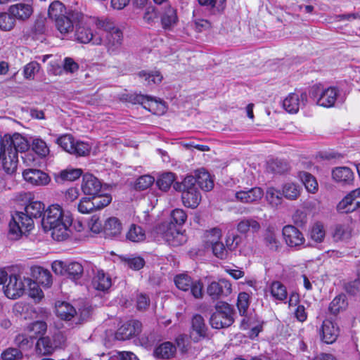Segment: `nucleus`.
<instances>
[{"label":"nucleus","instance_id":"3c124183","mask_svg":"<svg viewBox=\"0 0 360 360\" xmlns=\"http://www.w3.org/2000/svg\"><path fill=\"white\" fill-rule=\"evenodd\" d=\"M32 149L39 156L45 157L49 153V148L46 142L41 139H34L32 141Z\"/></svg>","mask_w":360,"mask_h":360},{"label":"nucleus","instance_id":"774afa93","mask_svg":"<svg viewBox=\"0 0 360 360\" xmlns=\"http://www.w3.org/2000/svg\"><path fill=\"white\" fill-rule=\"evenodd\" d=\"M47 326L44 321H36L32 323L30 326V332L35 335H44L46 331Z\"/></svg>","mask_w":360,"mask_h":360},{"label":"nucleus","instance_id":"aec40b11","mask_svg":"<svg viewBox=\"0 0 360 360\" xmlns=\"http://www.w3.org/2000/svg\"><path fill=\"white\" fill-rule=\"evenodd\" d=\"M81 188L85 195L98 196L97 194L101 188V183L92 174H86L83 176Z\"/></svg>","mask_w":360,"mask_h":360},{"label":"nucleus","instance_id":"a211bd4d","mask_svg":"<svg viewBox=\"0 0 360 360\" xmlns=\"http://www.w3.org/2000/svg\"><path fill=\"white\" fill-rule=\"evenodd\" d=\"M22 176L26 181L38 186H46L49 184L51 180L46 173L36 169H25Z\"/></svg>","mask_w":360,"mask_h":360},{"label":"nucleus","instance_id":"338daca9","mask_svg":"<svg viewBox=\"0 0 360 360\" xmlns=\"http://www.w3.org/2000/svg\"><path fill=\"white\" fill-rule=\"evenodd\" d=\"M237 305L240 313H245L249 307V295L243 292L239 293Z\"/></svg>","mask_w":360,"mask_h":360},{"label":"nucleus","instance_id":"a878e982","mask_svg":"<svg viewBox=\"0 0 360 360\" xmlns=\"http://www.w3.org/2000/svg\"><path fill=\"white\" fill-rule=\"evenodd\" d=\"M263 241L265 246L272 251H277L281 248V242L278 240L275 229L269 226L263 235Z\"/></svg>","mask_w":360,"mask_h":360},{"label":"nucleus","instance_id":"b1692460","mask_svg":"<svg viewBox=\"0 0 360 360\" xmlns=\"http://www.w3.org/2000/svg\"><path fill=\"white\" fill-rule=\"evenodd\" d=\"M333 179L341 184H350L354 180V174L347 167H339L333 170Z\"/></svg>","mask_w":360,"mask_h":360},{"label":"nucleus","instance_id":"6e6d98bb","mask_svg":"<svg viewBox=\"0 0 360 360\" xmlns=\"http://www.w3.org/2000/svg\"><path fill=\"white\" fill-rule=\"evenodd\" d=\"M351 193L345 197L338 205V210L342 212H349L356 208L354 207V202L352 200Z\"/></svg>","mask_w":360,"mask_h":360},{"label":"nucleus","instance_id":"bb28decb","mask_svg":"<svg viewBox=\"0 0 360 360\" xmlns=\"http://www.w3.org/2000/svg\"><path fill=\"white\" fill-rule=\"evenodd\" d=\"M176 347L170 342H165L156 347L154 350L155 357L162 359H169L176 353Z\"/></svg>","mask_w":360,"mask_h":360},{"label":"nucleus","instance_id":"412c9836","mask_svg":"<svg viewBox=\"0 0 360 360\" xmlns=\"http://www.w3.org/2000/svg\"><path fill=\"white\" fill-rule=\"evenodd\" d=\"M8 12L14 19L25 21L30 18L33 13V8L30 4L19 3L11 5Z\"/></svg>","mask_w":360,"mask_h":360},{"label":"nucleus","instance_id":"e433bc0d","mask_svg":"<svg viewBox=\"0 0 360 360\" xmlns=\"http://www.w3.org/2000/svg\"><path fill=\"white\" fill-rule=\"evenodd\" d=\"M347 302L345 295H339L336 296L329 305V311L331 314L336 315L342 311L346 309Z\"/></svg>","mask_w":360,"mask_h":360},{"label":"nucleus","instance_id":"37998d69","mask_svg":"<svg viewBox=\"0 0 360 360\" xmlns=\"http://www.w3.org/2000/svg\"><path fill=\"white\" fill-rule=\"evenodd\" d=\"M38 282L44 287H50L52 284V276L50 271L42 267H37L35 270Z\"/></svg>","mask_w":360,"mask_h":360},{"label":"nucleus","instance_id":"9d476101","mask_svg":"<svg viewBox=\"0 0 360 360\" xmlns=\"http://www.w3.org/2000/svg\"><path fill=\"white\" fill-rule=\"evenodd\" d=\"M231 292V284L226 279L213 281L207 288L208 295L214 300L227 297Z\"/></svg>","mask_w":360,"mask_h":360},{"label":"nucleus","instance_id":"680f3d73","mask_svg":"<svg viewBox=\"0 0 360 360\" xmlns=\"http://www.w3.org/2000/svg\"><path fill=\"white\" fill-rule=\"evenodd\" d=\"M40 69L39 64L36 61H32L24 67L23 73L26 79H33L35 73Z\"/></svg>","mask_w":360,"mask_h":360},{"label":"nucleus","instance_id":"4468645a","mask_svg":"<svg viewBox=\"0 0 360 360\" xmlns=\"http://www.w3.org/2000/svg\"><path fill=\"white\" fill-rule=\"evenodd\" d=\"M142 324L137 320L129 321L122 325L115 333V338L124 340L134 335H139L141 331Z\"/></svg>","mask_w":360,"mask_h":360},{"label":"nucleus","instance_id":"423d86ee","mask_svg":"<svg viewBox=\"0 0 360 360\" xmlns=\"http://www.w3.org/2000/svg\"><path fill=\"white\" fill-rule=\"evenodd\" d=\"M112 200L110 195L84 197L77 204V210L82 214H90L108 205Z\"/></svg>","mask_w":360,"mask_h":360},{"label":"nucleus","instance_id":"c756f323","mask_svg":"<svg viewBox=\"0 0 360 360\" xmlns=\"http://www.w3.org/2000/svg\"><path fill=\"white\" fill-rule=\"evenodd\" d=\"M135 103H139L143 106L144 108L150 111L154 110L155 106L160 105L161 110H165V105L162 103H158L156 99L151 96H144L142 94L136 95L134 98Z\"/></svg>","mask_w":360,"mask_h":360},{"label":"nucleus","instance_id":"6ab92c4d","mask_svg":"<svg viewBox=\"0 0 360 360\" xmlns=\"http://www.w3.org/2000/svg\"><path fill=\"white\" fill-rule=\"evenodd\" d=\"M264 195L262 189L254 187L248 190H241L235 193L237 201L242 203H254L260 200Z\"/></svg>","mask_w":360,"mask_h":360},{"label":"nucleus","instance_id":"e2e57ef3","mask_svg":"<svg viewBox=\"0 0 360 360\" xmlns=\"http://www.w3.org/2000/svg\"><path fill=\"white\" fill-rule=\"evenodd\" d=\"M172 222L178 225H183L186 219L187 215L182 209H175L171 213Z\"/></svg>","mask_w":360,"mask_h":360},{"label":"nucleus","instance_id":"13d9d810","mask_svg":"<svg viewBox=\"0 0 360 360\" xmlns=\"http://www.w3.org/2000/svg\"><path fill=\"white\" fill-rule=\"evenodd\" d=\"M351 231L347 226L338 225L335 226L333 238L335 240H345L350 237Z\"/></svg>","mask_w":360,"mask_h":360},{"label":"nucleus","instance_id":"2eb2a0df","mask_svg":"<svg viewBox=\"0 0 360 360\" xmlns=\"http://www.w3.org/2000/svg\"><path fill=\"white\" fill-rule=\"evenodd\" d=\"M25 287V283L21 277L13 274L10 276L9 282L4 287V293L10 299H16L23 294Z\"/></svg>","mask_w":360,"mask_h":360},{"label":"nucleus","instance_id":"09e8293b","mask_svg":"<svg viewBox=\"0 0 360 360\" xmlns=\"http://www.w3.org/2000/svg\"><path fill=\"white\" fill-rule=\"evenodd\" d=\"M221 237V232L219 229L214 228L205 233V243L207 247L212 246L219 242Z\"/></svg>","mask_w":360,"mask_h":360},{"label":"nucleus","instance_id":"4c0bfd02","mask_svg":"<svg viewBox=\"0 0 360 360\" xmlns=\"http://www.w3.org/2000/svg\"><path fill=\"white\" fill-rule=\"evenodd\" d=\"M84 272V268L81 263L71 262L67 263L66 275L72 280L79 279Z\"/></svg>","mask_w":360,"mask_h":360},{"label":"nucleus","instance_id":"bf43d9fd","mask_svg":"<svg viewBox=\"0 0 360 360\" xmlns=\"http://www.w3.org/2000/svg\"><path fill=\"white\" fill-rule=\"evenodd\" d=\"M268 169L274 173L281 174L288 169L286 162L280 160H275L268 163Z\"/></svg>","mask_w":360,"mask_h":360},{"label":"nucleus","instance_id":"a19ab883","mask_svg":"<svg viewBox=\"0 0 360 360\" xmlns=\"http://www.w3.org/2000/svg\"><path fill=\"white\" fill-rule=\"evenodd\" d=\"M282 193L288 200H294L300 195V187L294 183H286L283 187Z\"/></svg>","mask_w":360,"mask_h":360},{"label":"nucleus","instance_id":"a18cd8bd","mask_svg":"<svg viewBox=\"0 0 360 360\" xmlns=\"http://www.w3.org/2000/svg\"><path fill=\"white\" fill-rule=\"evenodd\" d=\"M192 282L191 278L186 274L176 275L174 278L176 286L182 291H188L191 287Z\"/></svg>","mask_w":360,"mask_h":360},{"label":"nucleus","instance_id":"ea45409f","mask_svg":"<svg viewBox=\"0 0 360 360\" xmlns=\"http://www.w3.org/2000/svg\"><path fill=\"white\" fill-rule=\"evenodd\" d=\"M162 25L165 29H170L173 27L177 22V16L176 13V11L171 8L168 7L162 17Z\"/></svg>","mask_w":360,"mask_h":360},{"label":"nucleus","instance_id":"0e129e2a","mask_svg":"<svg viewBox=\"0 0 360 360\" xmlns=\"http://www.w3.org/2000/svg\"><path fill=\"white\" fill-rule=\"evenodd\" d=\"M124 263L131 269L139 270L143 267L145 261L140 257L124 259Z\"/></svg>","mask_w":360,"mask_h":360},{"label":"nucleus","instance_id":"49530a36","mask_svg":"<svg viewBox=\"0 0 360 360\" xmlns=\"http://www.w3.org/2000/svg\"><path fill=\"white\" fill-rule=\"evenodd\" d=\"M25 281L27 285H30L29 296L34 299L35 302H39L44 297L42 290L36 283L32 282L30 279H25Z\"/></svg>","mask_w":360,"mask_h":360},{"label":"nucleus","instance_id":"7ed1b4c3","mask_svg":"<svg viewBox=\"0 0 360 360\" xmlns=\"http://www.w3.org/2000/svg\"><path fill=\"white\" fill-rule=\"evenodd\" d=\"M98 29L103 30L105 33V39H103V44L107 49L109 53H117L122 44L123 35L122 31L115 27L110 20L97 19L95 22Z\"/></svg>","mask_w":360,"mask_h":360},{"label":"nucleus","instance_id":"20e7f679","mask_svg":"<svg viewBox=\"0 0 360 360\" xmlns=\"http://www.w3.org/2000/svg\"><path fill=\"white\" fill-rule=\"evenodd\" d=\"M173 187L176 191H181L183 204L194 209L201 201V195L195 186V179L193 176H187L182 182H175Z\"/></svg>","mask_w":360,"mask_h":360},{"label":"nucleus","instance_id":"72a5a7b5","mask_svg":"<svg viewBox=\"0 0 360 360\" xmlns=\"http://www.w3.org/2000/svg\"><path fill=\"white\" fill-rule=\"evenodd\" d=\"M338 91L335 88L330 87L324 90L319 100L320 105L324 107L333 106L337 99Z\"/></svg>","mask_w":360,"mask_h":360},{"label":"nucleus","instance_id":"0eeeda50","mask_svg":"<svg viewBox=\"0 0 360 360\" xmlns=\"http://www.w3.org/2000/svg\"><path fill=\"white\" fill-rule=\"evenodd\" d=\"M83 19L76 24L75 39L81 44L91 43L93 45L99 46L103 44V37L100 33H94L86 25L83 24Z\"/></svg>","mask_w":360,"mask_h":360},{"label":"nucleus","instance_id":"c85d7f7f","mask_svg":"<svg viewBox=\"0 0 360 360\" xmlns=\"http://www.w3.org/2000/svg\"><path fill=\"white\" fill-rule=\"evenodd\" d=\"M93 285L95 289L105 291L109 289L112 285L111 278L103 271H98L93 279Z\"/></svg>","mask_w":360,"mask_h":360},{"label":"nucleus","instance_id":"39448f33","mask_svg":"<svg viewBox=\"0 0 360 360\" xmlns=\"http://www.w3.org/2000/svg\"><path fill=\"white\" fill-rule=\"evenodd\" d=\"M232 309L230 304L219 302L215 306V311L210 318V323L213 328L221 329L230 326L233 322Z\"/></svg>","mask_w":360,"mask_h":360},{"label":"nucleus","instance_id":"7c9ffc66","mask_svg":"<svg viewBox=\"0 0 360 360\" xmlns=\"http://www.w3.org/2000/svg\"><path fill=\"white\" fill-rule=\"evenodd\" d=\"M137 75L145 82L146 85L149 86L159 84L162 79V76L157 70H141Z\"/></svg>","mask_w":360,"mask_h":360},{"label":"nucleus","instance_id":"6e6552de","mask_svg":"<svg viewBox=\"0 0 360 360\" xmlns=\"http://www.w3.org/2000/svg\"><path fill=\"white\" fill-rule=\"evenodd\" d=\"M4 148L15 150L16 153L24 152L29 148L27 141L19 134H15L13 136L5 135L0 139V153Z\"/></svg>","mask_w":360,"mask_h":360},{"label":"nucleus","instance_id":"5fc2aeb1","mask_svg":"<svg viewBox=\"0 0 360 360\" xmlns=\"http://www.w3.org/2000/svg\"><path fill=\"white\" fill-rule=\"evenodd\" d=\"M15 22V20L10 14V13H0V28L2 30H11L14 27Z\"/></svg>","mask_w":360,"mask_h":360},{"label":"nucleus","instance_id":"1a4fd4ad","mask_svg":"<svg viewBox=\"0 0 360 360\" xmlns=\"http://www.w3.org/2000/svg\"><path fill=\"white\" fill-rule=\"evenodd\" d=\"M339 333L338 326L330 319H325L318 330L320 340L326 344L335 342L339 336Z\"/></svg>","mask_w":360,"mask_h":360},{"label":"nucleus","instance_id":"603ef678","mask_svg":"<svg viewBox=\"0 0 360 360\" xmlns=\"http://www.w3.org/2000/svg\"><path fill=\"white\" fill-rule=\"evenodd\" d=\"M75 143L74 138L70 134H65L60 136L56 140V143L58 144L64 150L71 153Z\"/></svg>","mask_w":360,"mask_h":360},{"label":"nucleus","instance_id":"f8f14e48","mask_svg":"<svg viewBox=\"0 0 360 360\" xmlns=\"http://www.w3.org/2000/svg\"><path fill=\"white\" fill-rule=\"evenodd\" d=\"M282 234L285 243L289 247H299L303 245L305 240L302 232L292 225L285 226L283 228Z\"/></svg>","mask_w":360,"mask_h":360},{"label":"nucleus","instance_id":"8fccbe9b","mask_svg":"<svg viewBox=\"0 0 360 360\" xmlns=\"http://www.w3.org/2000/svg\"><path fill=\"white\" fill-rule=\"evenodd\" d=\"M266 199L272 207H277L282 202L279 191L274 188H269L266 193Z\"/></svg>","mask_w":360,"mask_h":360},{"label":"nucleus","instance_id":"ddd939ff","mask_svg":"<svg viewBox=\"0 0 360 360\" xmlns=\"http://www.w3.org/2000/svg\"><path fill=\"white\" fill-rule=\"evenodd\" d=\"M0 160L4 170L8 174H13L18 167V157L16 151L11 148H4L0 153Z\"/></svg>","mask_w":360,"mask_h":360},{"label":"nucleus","instance_id":"58836bf2","mask_svg":"<svg viewBox=\"0 0 360 360\" xmlns=\"http://www.w3.org/2000/svg\"><path fill=\"white\" fill-rule=\"evenodd\" d=\"M299 176L304 185L306 189L309 192L314 193L318 190V183L314 176L306 172H300Z\"/></svg>","mask_w":360,"mask_h":360},{"label":"nucleus","instance_id":"473e14b6","mask_svg":"<svg viewBox=\"0 0 360 360\" xmlns=\"http://www.w3.org/2000/svg\"><path fill=\"white\" fill-rule=\"evenodd\" d=\"M67 13L65 6L59 1H53L49 6L48 11L49 17L55 20L56 22Z\"/></svg>","mask_w":360,"mask_h":360},{"label":"nucleus","instance_id":"864d4df0","mask_svg":"<svg viewBox=\"0 0 360 360\" xmlns=\"http://www.w3.org/2000/svg\"><path fill=\"white\" fill-rule=\"evenodd\" d=\"M23 357L22 352L17 349L9 347L1 354V360H21Z\"/></svg>","mask_w":360,"mask_h":360},{"label":"nucleus","instance_id":"4be33fe9","mask_svg":"<svg viewBox=\"0 0 360 360\" xmlns=\"http://www.w3.org/2000/svg\"><path fill=\"white\" fill-rule=\"evenodd\" d=\"M122 224L119 219L115 217L108 218L103 225V231L108 237H117L122 233Z\"/></svg>","mask_w":360,"mask_h":360},{"label":"nucleus","instance_id":"f704fd0d","mask_svg":"<svg viewBox=\"0 0 360 360\" xmlns=\"http://www.w3.org/2000/svg\"><path fill=\"white\" fill-rule=\"evenodd\" d=\"M269 292L276 300L284 301L288 297L286 288L280 281L272 282L269 285Z\"/></svg>","mask_w":360,"mask_h":360},{"label":"nucleus","instance_id":"cd10ccee","mask_svg":"<svg viewBox=\"0 0 360 360\" xmlns=\"http://www.w3.org/2000/svg\"><path fill=\"white\" fill-rule=\"evenodd\" d=\"M56 312L58 317L66 321L71 320L77 314L75 307L65 302L56 304Z\"/></svg>","mask_w":360,"mask_h":360},{"label":"nucleus","instance_id":"393cba45","mask_svg":"<svg viewBox=\"0 0 360 360\" xmlns=\"http://www.w3.org/2000/svg\"><path fill=\"white\" fill-rule=\"evenodd\" d=\"M195 184L205 191H211L214 188V181L210 174L205 169H198L195 172Z\"/></svg>","mask_w":360,"mask_h":360},{"label":"nucleus","instance_id":"4d7b16f0","mask_svg":"<svg viewBox=\"0 0 360 360\" xmlns=\"http://www.w3.org/2000/svg\"><path fill=\"white\" fill-rule=\"evenodd\" d=\"M90 152V147L89 144L82 141H75L73 148L70 154L77 156H85Z\"/></svg>","mask_w":360,"mask_h":360},{"label":"nucleus","instance_id":"f03ea898","mask_svg":"<svg viewBox=\"0 0 360 360\" xmlns=\"http://www.w3.org/2000/svg\"><path fill=\"white\" fill-rule=\"evenodd\" d=\"M44 205L40 201H32L25 207V212H17L12 215L9 223V235L11 239L18 240L27 235L34 228L33 219L40 217L44 212Z\"/></svg>","mask_w":360,"mask_h":360},{"label":"nucleus","instance_id":"f257e3e1","mask_svg":"<svg viewBox=\"0 0 360 360\" xmlns=\"http://www.w3.org/2000/svg\"><path fill=\"white\" fill-rule=\"evenodd\" d=\"M72 218L58 205L49 207L41 220L44 231L51 232L52 238L58 241L67 239L71 233Z\"/></svg>","mask_w":360,"mask_h":360},{"label":"nucleus","instance_id":"c9c22d12","mask_svg":"<svg viewBox=\"0 0 360 360\" xmlns=\"http://www.w3.org/2000/svg\"><path fill=\"white\" fill-rule=\"evenodd\" d=\"M55 349V346L49 337L40 338L36 343V352L41 355L51 354Z\"/></svg>","mask_w":360,"mask_h":360},{"label":"nucleus","instance_id":"69168bd1","mask_svg":"<svg viewBox=\"0 0 360 360\" xmlns=\"http://www.w3.org/2000/svg\"><path fill=\"white\" fill-rule=\"evenodd\" d=\"M214 255L221 259H225L228 257V250L221 242H219L211 246Z\"/></svg>","mask_w":360,"mask_h":360},{"label":"nucleus","instance_id":"2f4dec72","mask_svg":"<svg viewBox=\"0 0 360 360\" xmlns=\"http://www.w3.org/2000/svg\"><path fill=\"white\" fill-rule=\"evenodd\" d=\"M126 238L133 243L142 242L146 238L145 231L140 226L131 224L126 233Z\"/></svg>","mask_w":360,"mask_h":360},{"label":"nucleus","instance_id":"c03bdc74","mask_svg":"<svg viewBox=\"0 0 360 360\" xmlns=\"http://www.w3.org/2000/svg\"><path fill=\"white\" fill-rule=\"evenodd\" d=\"M310 238L316 243H321L325 238L326 231L323 225L316 223L313 225L309 233Z\"/></svg>","mask_w":360,"mask_h":360},{"label":"nucleus","instance_id":"5701e85b","mask_svg":"<svg viewBox=\"0 0 360 360\" xmlns=\"http://www.w3.org/2000/svg\"><path fill=\"white\" fill-rule=\"evenodd\" d=\"M261 228L260 223L252 217L244 218L237 225L238 231L242 234H245L249 231L252 233H257L260 231Z\"/></svg>","mask_w":360,"mask_h":360},{"label":"nucleus","instance_id":"79ce46f5","mask_svg":"<svg viewBox=\"0 0 360 360\" xmlns=\"http://www.w3.org/2000/svg\"><path fill=\"white\" fill-rule=\"evenodd\" d=\"M175 180L174 174L172 172L164 173L157 180V186L163 191H167Z\"/></svg>","mask_w":360,"mask_h":360},{"label":"nucleus","instance_id":"9b49d317","mask_svg":"<svg viewBox=\"0 0 360 360\" xmlns=\"http://www.w3.org/2000/svg\"><path fill=\"white\" fill-rule=\"evenodd\" d=\"M83 19V15L77 12H69L65 15L58 20L56 22L57 29L61 34H68L72 32L76 24Z\"/></svg>","mask_w":360,"mask_h":360},{"label":"nucleus","instance_id":"de8ad7c7","mask_svg":"<svg viewBox=\"0 0 360 360\" xmlns=\"http://www.w3.org/2000/svg\"><path fill=\"white\" fill-rule=\"evenodd\" d=\"M82 174L81 169L68 168L60 172L59 177L63 181H75Z\"/></svg>","mask_w":360,"mask_h":360},{"label":"nucleus","instance_id":"dca6fc26","mask_svg":"<svg viewBox=\"0 0 360 360\" xmlns=\"http://www.w3.org/2000/svg\"><path fill=\"white\" fill-rule=\"evenodd\" d=\"M207 330L204 318L200 314L194 315L191 319V338L195 342H198L207 338Z\"/></svg>","mask_w":360,"mask_h":360},{"label":"nucleus","instance_id":"052dcab7","mask_svg":"<svg viewBox=\"0 0 360 360\" xmlns=\"http://www.w3.org/2000/svg\"><path fill=\"white\" fill-rule=\"evenodd\" d=\"M154 182V178L150 175H143L137 179L135 188L145 190L149 188Z\"/></svg>","mask_w":360,"mask_h":360},{"label":"nucleus","instance_id":"f3484780","mask_svg":"<svg viewBox=\"0 0 360 360\" xmlns=\"http://www.w3.org/2000/svg\"><path fill=\"white\" fill-rule=\"evenodd\" d=\"M307 98L306 93H290L283 101V107L289 113H296L301 105H304Z\"/></svg>","mask_w":360,"mask_h":360}]
</instances>
